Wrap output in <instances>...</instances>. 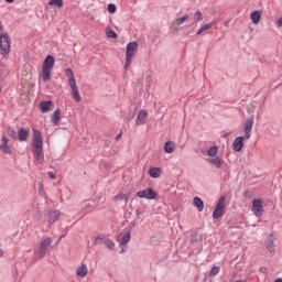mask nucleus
Here are the masks:
<instances>
[{"label":"nucleus","instance_id":"1","mask_svg":"<svg viewBox=\"0 0 282 282\" xmlns=\"http://www.w3.org/2000/svg\"><path fill=\"white\" fill-rule=\"evenodd\" d=\"M33 156L39 164L45 162V153L43 152V137L39 130H33Z\"/></svg>","mask_w":282,"mask_h":282},{"label":"nucleus","instance_id":"2","mask_svg":"<svg viewBox=\"0 0 282 282\" xmlns=\"http://www.w3.org/2000/svg\"><path fill=\"white\" fill-rule=\"evenodd\" d=\"M203 155H206V162L215 169H221L224 166V159L219 156V148L217 145H210L206 151H202Z\"/></svg>","mask_w":282,"mask_h":282},{"label":"nucleus","instance_id":"3","mask_svg":"<svg viewBox=\"0 0 282 282\" xmlns=\"http://www.w3.org/2000/svg\"><path fill=\"white\" fill-rule=\"evenodd\" d=\"M54 56L47 55L42 64V73L40 74L42 80L47 83L52 78V69H54Z\"/></svg>","mask_w":282,"mask_h":282},{"label":"nucleus","instance_id":"4","mask_svg":"<svg viewBox=\"0 0 282 282\" xmlns=\"http://www.w3.org/2000/svg\"><path fill=\"white\" fill-rule=\"evenodd\" d=\"M138 54V42H129L126 46V64L124 69L131 65V61L133 59V56Z\"/></svg>","mask_w":282,"mask_h":282},{"label":"nucleus","instance_id":"5","mask_svg":"<svg viewBox=\"0 0 282 282\" xmlns=\"http://www.w3.org/2000/svg\"><path fill=\"white\" fill-rule=\"evenodd\" d=\"M226 210V196H221L213 212V219H219L220 217H224V212Z\"/></svg>","mask_w":282,"mask_h":282},{"label":"nucleus","instance_id":"6","mask_svg":"<svg viewBox=\"0 0 282 282\" xmlns=\"http://www.w3.org/2000/svg\"><path fill=\"white\" fill-rule=\"evenodd\" d=\"M0 51L3 56L10 54V35L7 32L0 34Z\"/></svg>","mask_w":282,"mask_h":282},{"label":"nucleus","instance_id":"7","mask_svg":"<svg viewBox=\"0 0 282 282\" xmlns=\"http://www.w3.org/2000/svg\"><path fill=\"white\" fill-rule=\"evenodd\" d=\"M137 197H139V199H155V197H158V192L153 191L151 187H148L139 191L137 193Z\"/></svg>","mask_w":282,"mask_h":282},{"label":"nucleus","instance_id":"8","mask_svg":"<svg viewBox=\"0 0 282 282\" xmlns=\"http://www.w3.org/2000/svg\"><path fill=\"white\" fill-rule=\"evenodd\" d=\"M252 127H254V119L250 118L243 124L242 131L245 133V140H250V131H252Z\"/></svg>","mask_w":282,"mask_h":282},{"label":"nucleus","instance_id":"9","mask_svg":"<svg viewBox=\"0 0 282 282\" xmlns=\"http://www.w3.org/2000/svg\"><path fill=\"white\" fill-rule=\"evenodd\" d=\"M117 241H119V246L127 248V243L131 241V229L120 234V236L117 238Z\"/></svg>","mask_w":282,"mask_h":282},{"label":"nucleus","instance_id":"10","mask_svg":"<svg viewBox=\"0 0 282 282\" xmlns=\"http://www.w3.org/2000/svg\"><path fill=\"white\" fill-rule=\"evenodd\" d=\"M48 226H52L61 218V212L58 209L51 210L46 214Z\"/></svg>","mask_w":282,"mask_h":282},{"label":"nucleus","instance_id":"11","mask_svg":"<svg viewBox=\"0 0 282 282\" xmlns=\"http://www.w3.org/2000/svg\"><path fill=\"white\" fill-rule=\"evenodd\" d=\"M252 212L256 217H261V215H263V204L261 203V199H253Z\"/></svg>","mask_w":282,"mask_h":282},{"label":"nucleus","instance_id":"12","mask_svg":"<svg viewBox=\"0 0 282 282\" xmlns=\"http://www.w3.org/2000/svg\"><path fill=\"white\" fill-rule=\"evenodd\" d=\"M147 118H149V112L147 110H140L137 115L135 126L142 127V124H145Z\"/></svg>","mask_w":282,"mask_h":282},{"label":"nucleus","instance_id":"13","mask_svg":"<svg viewBox=\"0 0 282 282\" xmlns=\"http://www.w3.org/2000/svg\"><path fill=\"white\" fill-rule=\"evenodd\" d=\"M243 140H246L245 137H237L232 142V150L236 151V153H239L243 149Z\"/></svg>","mask_w":282,"mask_h":282},{"label":"nucleus","instance_id":"14","mask_svg":"<svg viewBox=\"0 0 282 282\" xmlns=\"http://www.w3.org/2000/svg\"><path fill=\"white\" fill-rule=\"evenodd\" d=\"M0 151L7 155H12V150L10 149V145H8V138H6V135H2V144H0Z\"/></svg>","mask_w":282,"mask_h":282},{"label":"nucleus","instance_id":"15","mask_svg":"<svg viewBox=\"0 0 282 282\" xmlns=\"http://www.w3.org/2000/svg\"><path fill=\"white\" fill-rule=\"evenodd\" d=\"M54 107V102L52 101H42L40 102V110L42 113H47V111H51Z\"/></svg>","mask_w":282,"mask_h":282},{"label":"nucleus","instance_id":"16","mask_svg":"<svg viewBox=\"0 0 282 282\" xmlns=\"http://www.w3.org/2000/svg\"><path fill=\"white\" fill-rule=\"evenodd\" d=\"M89 273V270L87 269V264H82L80 267H78L76 269V274L80 278V279H85V276H87V274Z\"/></svg>","mask_w":282,"mask_h":282},{"label":"nucleus","instance_id":"17","mask_svg":"<svg viewBox=\"0 0 282 282\" xmlns=\"http://www.w3.org/2000/svg\"><path fill=\"white\" fill-rule=\"evenodd\" d=\"M193 206L197 208L198 213H202L204 210V200H202L200 197L196 196L193 199Z\"/></svg>","mask_w":282,"mask_h":282},{"label":"nucleus","instance_id":"18","mask_svg":"<svg viewBox=\"0 0 282 282\" xmlns=\"http://www.w3.org/2000/svg\"><path fill=\"white\" fill-rule=\"evenodd\" d=\"M149 175L153 180H158V177H160V175H162V169H160V167H151L149 170Z\"/></svg>","mask_w":282,"mask_h":282},{"label":"nucleus","instance_id":"19","mask_svg":"<svg viewBox=\"0 0 282 282\" xmlns=\"http://www.w3.org/2000/svg\"><path fill=\"white\" fill-rule=\"evenodd\" d=\"M54 240L50 237H44L42 238L41 242H40V247L43 248L44 250H47V248H50L52 246V242Z\"/></svg>","mask_w":282,"mask_h":282},{"label":"nucleus","instance_id":"20","mask_svg":"<svg viewBox=\"0 0 282 282\" xmlns=\"http://www.w3.org/2000/svg\"><path fill=\"white\" fill-rule=\"evenodd\" d=\"M163 149L165 153H173L175 151V142L166 141Z\"/></svg>","mask_w":282,"mask_h":282},{"label":"nucleus","instance_id":"21","mask_svg":"<svg viewBox=\"0 0 282 282\" xmlns=\"http://www.w3.org/2000/svg\"><path fill=\"white\" fill-rule=\"evenodd\" d=\"M18 139L20 140V142H28V131L21 128L18 131Z\"/></svg>","mask_w":282,"mask_h":282},{"label":"nucleus","instance_id":"22","mask_svg":"<svg viewBox=\"0 0 282 282\" xmlns=\"http://www.w3.org/2000/svg\"><path fill=\"white\" fill-rule=\"evenodd\" d=\"M250 19L254 25H257L261 21V13L259 11L251 12Z\"/></svg>","mask_w":282,"mask_h":282},{"label":"nucleus","instance_id":"23","mask_svg":"<svg viewBox=\"0 0 282 282\" xmlns=\"http://www.w3.org/2000/svg\"><path fill=\"white\" fill-rule=\"evenodd\" d=\"M53 124H58L61 122V109H56L52 115Z\"/></svg>","mask_w":282,"mask_h":282},{"label":"nucleus","instance_id":"24","mask_svg":"<svg viewBox=\"0 0 282 282\" xmlns=\"http://www.w3.org/2000/svg\"><path fill=\"white\" fill-rule=\"evenodd\" d=\"M214 23L209 22L207 24H204L198 31H197V36L204 34V32H207V30H210V28H213Z\"/></svg>","mask_w":282,"mask_h":282},{"label":"nucleus","instance_id":"25","mask_svg":"<svg viewBox=\"0 0 282 282\" xmlns=\"http://www.w3.org/2000/svg\"><path fill=\"white\" fill-rule=\"evenodd\" d=\"M265 247L269 252H274V240H272V238H268L265 240Z\"/></svg>","mask_w":282,"mask_h":282},{"label":"nucleus","instance_id":"26","mask_svg":"<svg viewBox=\"0 0 282 282\" xmlns=\"http://www.w3.org/2000/svg\"><path fill=\"white\" fill-rule=\"evenodd\" d=\"M104 246H106L108 250H115L116 248V243L109 238H106V240H104Z\"/></svg>","mask_w":282,"mask_h":282},{"label":"nucleus","instance_id":"27","mask_svg":"<svg viewBox=\"0 0 282 282\" xmlns=\"http://www.w3.org/2000/svg\"><path fill=\"white\" fill-rule=\"evenodd\" d=\"M47 254V249H43V247H40L39 250L35 252L36 259H43Z\"/></svg>","mask_w":282,"mask_h":282},{"label":"nucleus","instance_id":"28","mask_svg":"<svg viewBox=\"0 0 282 282\" xmlns=\"http://www.w3.org/2000/svg\"><path fill=\"white\" fill-rule=\"evenodd\" d=\"M194 21H195V23H199V22L204 21V14L202 13V11H196L194 13Z\"/></svg>","mask_w":282,"mask_h":282},{"label":"nucleus","instance_id":"29","mask_svg":"<svg viewBox=\"0 0 282 282\" xmlns=\"http://www.w3.org/2000/svg\"><path fill=\"white\" fill-rule=\"evenodd\" d=\"M191 15L184 14L183 17L176 19V25H183V23H186L188 21Z\"/></svg>","mask_w":282,"mask_h":282},{"label":"nucleus","instance_id":"30","mask_svg":"<svg viewBox=\"0 0 282 282\" xmlns=\"http://www.w3.org/2000/svg\"><path fill=\"white\" fill-rule=\"evenodd\" d=\"M106 35L108 36V39H118V34L116 33V31L109 28L106 29Z\"/></svg>","mask_w":282,"mask_h":282},{"label":"nucleus","instance_id":"31","mask_svg":"<svg viewBox=\"0 0 282 282\" xmlns=\"http://www.w3.org/2000/svg\"><path fill=\"white\" fill-rule=\"evenodd\" d=\"M72 91H73L74 100H76V102H80L83 98L80 97V93L78 91V88L72 89Z\"/></svg>","mask_w":282,"mask_h":282},{"label":"nucleus","instance_id":"32","mask_svg":"<svg viewBox=\"0 0 282 282\" xmlns=\"http://www.w3.org/2000/svg\"><path fill=\"white\" fill-rule=\"evenodd\" d=\"M105 241H107V237H105V236H97L95 238V246H100V243L105 245Z\"/></svg>","mask_w":282,"mask_h":282},{"label":"nucleus","instance_id":"33","mask_svg":"<svg viewBox=\"0 0 282 282\" xmlns=\"http://www.w3.org/2000/svg\"><path fill=\"white\" fill-rule=\"evenodd\" d=\"M48 6H55V8H63V0H50Z\"/></svg>","mask_w":282,"mask_h":282},{"label":"nucleus","instance_id":"34","mask_svg":"<svg viewBox=\"0 0 282 282\" xmlns=\"http://www.w3.org/2000/svg\"><path fill=\"white\" fill-rule=\"evenodd\" d=\"M7 133L8 135H10L13 140H17L19 138V135L17 134V131H14V129L12 128H8L7 129Z\"/></svg>","mask_w":282,"mask_h":282},{"label":"nucleus","instance_id":"35","mask_svg":"<svg viewBox=\"0 0 282 282\" xmlns=\"http://www.w3.org/2000/svg\"><path fill=\"white\" fill-rule=\"evenodd\" d=\"M91 208H94V204H91V202H85L83 205V210L85 213H89V210H91Z\"/></svg>","mask_w":282,"mask_h":282},{"label":"nucleus","instance_id":"36","mask_svg":"<svg viewBox=\"0 0 282 282\" xmlns=\"http://www.w3.org/2000/svg\"><path fill=\"white\" fill-rule=\"evenodd\" d=\"M115 202H124L127 204V202H128L127 195H124V194L116 195Z\"/></svg>","mask_w":282,"mask_h":282},{"label":"nucleus","instance_id":"37","mask_svg":"<svg viewBox=\"0 0 282 282\" xmlns=\"http://www.w3.org/2000/svg\"><path fill=\"white\" fill-rule=\"evenodd\" d=\"M65 75L67 76L68 80H74V70H72V68H66L65 69Z\"/></svg>","mask_w":282,"mask_h":282},{"label":"nucleus","instance_id":"38","mask_svg":"<svg viewBox=\"0 0 282 282\" xmlns=\"http://www.w3.org/2000/svg\"><path fill=\"white\" fill-rule=\"evenodd\" d=\"M219 267H213L212 270L209 271V276H217L219 274Z\"/></svg>","mask_w":282,"mask_h":282},{"label":"nucleus","instance_id":"39","mask_svg":"<svg viewBox=\"0 0 282 282\" xmlns=\"http://www.w3.org/2000/svg\"><path fill=\"white\" fill-rule=\"evenodd\" d=\"M68 85H69L70 89H78V86L76 85V78L68 79Z\"/></svg>","mask_w":282,"mask_h":282},{"label":"nucleus","instance_id":"40","mask_svg":"<svg viewBox=\"0 0 282 282\" xmlns=\"http://www.w3.org/2000/svg\"><path fill=\"white\" fill-rule=\"evenodd\" d=\"M108 12H110V14H115L116 4H113V3L108 4Z\"/></svg>","mask_w":282,"mask_h":282},{"label":"nucleus","instance_id":"41","mask_svg":"<svg viewBox=\"0 0 282 282\" xmlns=\"http://www.w3.org/2000/svg\"><path fill=\"white\" fill-rule=\"evenodd\" d=\"M39 193L40 195H45V188H43V183L37 184Z\"/></svg>","mask_w":282,"mask_h":282},{"label":"nucleus","instance_id":"42","mask_svg":"<svg viewBox=\"0 0 282 282\" xmlns=\"http://www.w3.org/2000/svg\"><path fill=\"white\" fill-rule=\"evenodd\" d=\"M47 175L51 180H56V174H54V172H48Z\"/></svg>","mask_w":282,"mask_h":282},{"label":"nucleus","instance_id":"43","mask_svg":"<svg viewBox=\"0 0 282 282\" xmlns=\"http://www.w3.org/2000/svg\"><path fill=\"white\" fill-rule=\"evenodd\" d=\"M275 25H276V28H282V17L278 19Z\"/></svg>","mask_w":282,"mask_h":282},{"label":"nucleus","instance_id":"44","mask_svg":"<svg viewBox=\"0 0 282 282\" xmlns=\"http://www.w3.org/2000/svg\"><path fill=\"white\" fill-rule=\"evenodd\" d=\"M135 226H138V221L133 220L130 223V230L131 228H135Z\"/></svg>","mask_w":282,"mask_h":282},{"label":"nucleus","instance_id":"45","mask_svg":"<svg viewBox=\"0 0 282 282\" xmlns=\"http://www.w3.org/2000/svg\"><path fill=\"white\" fill-rule=\"evenodd\" d=\"M126 247H122L120 253L123 254V252H127V249H124Z\"/></svg>","mask_w":282,"mask_h":282},{"label":"nucleus","instance_id":"46","mask_svg":"<svg viewBox=\"0 0 282 282\" xmlns=\"http://www.w3.org/2000/svg\"><path fill=\"white\" fill-rule=\"evenodd\" d=\"M120 138H122V133L118 134V135L116 137V140H120Z\"/></svg>","mask_w":282,"mask_h":282},{"label":"nucleus","instance_id":"47","mask_svg":"<svg viewBox=\"0 0 282 282\" xmlns=\"http://www.w3.org/2000/svg\"><path fill=\"white\" fill-rule=\"evenodd\" d=\"M0 32H3V24L0 22Z\"/></svg>","mask_w":282,"mask_h":282},{"label":"nucleus","instance_id":"48","mask_svg":"<svg viewBox=\"0 0 282 282\" xmlns=\"http://www.w3.org/2000/svg\"><path fill=\"white\" fill-rule=\"evenodd\" d=\"M248 195H250V192H245V193H243V196H245V197H248Z\"/></svg>","mask_w":282,"mask_h":282},{"label":"nucleus","instance_id":"49","mask_svg":"<svg viewBox=\"0 0 282 282\" xmlns=\"http://www.w3.org/2000/svg\"><path fill=\"white\" fill-rule=\"evenodd\" d=\"M7 3H14V0H6Z\"/></svg>","mask_w":282,"mask_h":282},{"label":"nucleus","instance_id":"50","mask_svg":"<svg viewBox=\"0 0 282 282\" xmlns=\"http://www.w3.org/2000/svg\"><path fill=\"white\" fill-rule=\"evenodd\" d=\"M0 257H3V251H2V249H0Z\"/></svg>","mask_w":282,"mask_h":282},{"label":"nucleus","instance_id":"51","mask_svg":"<svg viewBox=\"0 0 282 282\" xmlns=\"http://www.w3.org/2000/svg\"><path fill=\"white\" fill-rule=\"evenodd\" d=\"M129 119H130V120H133V115L129 116Z\"/></svg>","mask_w":282,"mask_h":282},{"label":"nucleus","instance_id":"52","mask_svg":"<svg viewBox=\"0 0 282 282\" xmlns=\"http://www.w3.org/2000/svg\"><path fill=\"white\" fill-rule=\"evenodd\" d=\"M234 282H243V280H237V281H234Z\"/></svg>","mask_w":282,"mask_h":282}]
</instances>
